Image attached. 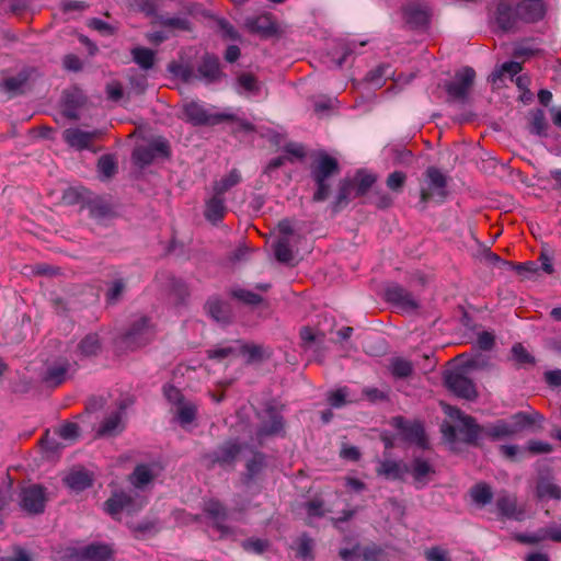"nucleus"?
I'll list each match as a JSON object with an SVG mask.
<instances>
[{
	"mask_svg": "<svg viewBox=\"0 0 561 561\" xmlns=\"http://www.w3.org/2000/svg\"><path fill=\"white\" fill-rule=\"evenodd\" d=\"M139 503L130 492H114L105 502L104 511L114 519L124 523L135 534L140 531Z\"/></svg>",
	"mask_w": 561,
	"mask_h": 561,
	"instance_id": "nucleus-1",
	"label": "nucleus"
},
{
	"mask_svg": "<svg viewBox=\"0 0 561 561\" xmlns=\"http://www.w3.org/2000/svg\"><path fill=\"white\" fill-rule=\"evenodd\" d=\"M339 173V161L327 152H320L310 165V176L316 185L312 202L321 203L329 198L332 188L331 179Z\"/></svg>",
	"mask_w": 561,
	"mask_h": 561,
	"instance_id": "nucleus-2",
	"label": "nucleus"
},
{
	"mask_svg": "<svg viewBox=\"0 0 561 561\" xmlns=\"http://www.w3.org/2000/svg\"><path fill=\"white\" fill-rule=\"evenodd\" d=\"M476 71L471 67H463L455 72L451 80L444 83L448 101L466 103L474 84Z\"/></svg>",
	"mask_w": 561,
	"mask_h": 561,
	"instance_id": "nucleus-3",
	"label": "nucleus"
},
{
	"mask_svg": "<svg viewBox=\"0 0 561 561\" xmlns=\"http://www.w3.org/2000/svg\"><path fill=\"white\" fill-rule=\"evenodd\" d=\"M446 412L449 417L459 422L458 434L460 435V440L469 445L479 446L480 440L484 438V425L478 424L473 416L463 414L457 408L448 407Z\"/></svg>",
	"mask_w": 561,
	"mask_h": 561,
	"instance_id": "nucleus-4",
	"label": "nucleus"
},
{
	"mask_svg": "<svg viewBox=\"0 0 561 561\" xmlns=\"http://www.w3.org/2000/svg\"><path fill=\"white\" fill-rule=\"evenodd\" d=\"M47 490L41 484H30L19 491V505L28 515H39L45 512Z\"/></svg>",
	"mask_w": 561,
	"mask_h": 561,
	"instance_id": "nucleus-5",
	"label": "nucleus"
},
{
	"mask_svg": "<svg viewBox=\"0 0 561 561\" xmlns=\"http://www.w3.org/2000/svg\"><path fill=\"white\" fill-rule=\"evenodd\" d=\"M243 449V445L237 439H229L219 445L214 451L204 455L208 468L218 465L221 468L233 467Z\"/></svg>",
	"mask_w": 561,
	"mask_h": 561,
	"instance_id": "nucleus-6",
	"label": "nucleus"
},
{
	"mask_svg": "<svg viewBox=\"0 0 561 561\" xmlns=\"http://www.w3.org/2000/svg\"><path fill=\"white\" fill-rule=\"evenodd\" d=\"M426 187H421L420 198L425 209L426 204L434 197H437L439 202H443L447 196V179L436 167L427 168L425 172Z\"/></svg>",
	"mask_w": 561,
	"mask_h": 561,
	"instance_id": "nucleus-7",
	"label": "nucleus"
},
{
	"mask_svg": "<svg viewBox=\"0 0 561 561\" xmlns=\"http://www.w3.org/2000/svg\"><path fill=\"white\" fill-rule=\"evenodd\" d=\"M184 121L194 126L216 125L227 119H232L229 114H209L203 105L197 102H188L183 105Z\"/></svg>",
	"mask_w": 561,
	"mask_h": 561,
	"instance_id": "nucleus-8",
	"label": "nucleus"
},
{
	"mask_svg": "<svg viewBox=\"0 0 561 561\" xmlns=\"http://www.w3.org/2000/svg\"><path fill=\"white\" fill-rule=\"evenodd\" d=\"M135 403V400L126 397L122 399L117 405V409L111 412L100 424L98 428V436H113L123 431V420L126 414V410Z\"/></svg>",
	"mask_w": 561,
	"mask_h": 561,
	"instance_id": "nucleus-9",
	"label": "nucleus"
},
{
	"mask_svg": "<svg viewBox=\"0 0 561 561\" xmlns=\"http://www.w3.org/2000/svg\"><path fill=\"white\" fill-rule=\"evenodd\" d=\"M171 158V146L164 137H154L142 146V167L151 163H163Z\"/></svg>",
	"mask_w": 561,
	"mask_h": 561,
	"instance_id": "nucleus-10",
	"label": "nucleus"
},
{
	"mask_svg": "<svg viewBox=\"0 0 561 561\" xmlns=\"http://www.w3.org/2000/svg\"><path fill=\"white\" fill-rule=\"evenodd\" d=\"M393 425L400 430L404 440L414 444L422 449H426L428 447V442L422 423L407 421L402 416H397L393 419Z\"/></svg>",
	"mask_w": 561,
	"mask_h": 561,
	"instance_id": "nucleus-11",
	"label": "nucleus"
},
{
	"mask_svg": "<svg viewBox=\"0 0 561 561\" xmlns=\"http://www.w3.org/2000/svg\"><path fill=\"white\" fill-rule=\"evenodd\" d=\"M495 22L504 32H516L522 24L516 4L508 0H501L496 5Z\"/></svg>",
	"mask_w": 561,
	"mask_h": 561,
	"instance_id": "nucleus-12",
	"label": "nucleus"
},
{
	"mask_svg": "<svg viewBox=\"0 0 561 561\" xmlns=\"http://www.w3.org/2000/svg\"><path fill=\"white\" fill-rule=\"evenodd\" d=\"M508 420L516 436L524 431L537 432L541 430L545 417L537 411H520L511 415Z\"/></svg>",
	"mask_w": 561,
	"mask_h": 561,
	"instance_id": "nucleus-13",
	"label": "nucleus"
},
{
	"mask_svg": "<svg viewBox=\"0 0 561 561\" xmlns=\"http://www.w3.org/2000/svg\"><path fill=\"white\" fill-rule=\"evenodd\" d=\"M445 385L459 398L471 401L478 397V392L472 380L461 373L448 374L445 378Z\"/></svg>",
	"mask_w": 561,
	"mask_h": 561,
	"instance_id": "nucleus-14",
	"label": "nucleus"
},
{
	"mask_svg": "<svg viewBox=\"0 0 561 561\" xmlns=\"http://www.w3.org/2000/svg\"><path fill=\"white\" fill-rule=\"evenodd\" d=\"M284 428L283 416L272 407H268L261 416V424L256 436L261 440L266 436L277 435Z\"/></svg>",
	"mask_w": 561,
	"mask_h": 561,
	"instance_id": "nucleus-15",
	"label": "nucleus"
},
{
	"mask_svg": "<svg viewBox=\"0 0 561 561\" xmlns=\"http://www.w3.org/2000/svg\"><path fill=\"white\" fill-rule=\"evenodd\" d=\"M386 299L404 311H412L419 308V304L413 295L397 284L386 289Z\"/></svg>",
	"mask_w": 561,
	"mask_h": 561,
	"instance_id": "nucleus-16",
	"label": "nucleus"
},
{
	"mask_svg": "<svg viewBox=\"0 0 561 561\" xmlns=\"http://www.w3.org/2000/svg\"><path fill=\"white\" fill-rule=\"evenodd\" d=\"M244 25L250 33L265 38L273 36L277 32V25L270 13L247 18Z\"/></svg>",
	"mask_w": 561,
	"mask_h": 561,
	"instance_id": "nucleus-17",
	"label": "nucleus"
},
{
	"mask_svg": "<svg viewBox=\"0 0 561 561\" xmlns=\"http://www.w3.org/2000/svg\"><path fill=\"white\" fill-rule=\"evenodd\" d=\"M409 466L408 473L413 478L416 489L424 488L435 474L434 467L424 458L415 457Z\"/></svg>",
	"mask_w": 561,
	"mask_h": 561,
	"instance_id": "nucleus-18",
	"label": "nucleus"
},
{
	"mask_svg": "<svg viewBox=\"0 0 561 561\" xmlns=\"http://www.w3.org/2000/svg\"><path fill=\"white\" fill-rule=\"evenodd\" d=\"M496 508L503 517L508 519L522 520L525 515V510L518 506L516 496L506 492L497 495Z\"/></svg>",
	"mask_w": 561,
	"mask_h": 561,
	"instance_id": "nucleus-19",
	"label": "nucleus"
},
{
	"mask_svg": "<svg viewBox=\"0 0 561 561\" xmlns=\"http://www.w3.org/2000/svg\"><path fill=\"white\" fill-rule=\"evenodd\" d=\"M515 4L522 24L535 23L545 15V5L541 0H522Z\"/></svg>",
	"mask_w": 561,
	"mask_h": 561,
	"instance_id": "nucleus-20",
	"label": "nucleus"
},
{
	"mask_svg": "<svg viewBox=\"0 0 561 561\" xmlns=\"http://www.w3.org/2000/svg\"><path fill=\"white\" fill-rule=\"evenodd\" d=\"M115 346L119 352L136 351L140 346V320L134 321L121 333Z\"/></svg>",
	"mask_w": 561,
	"mask_h": 561,
	"instance_id": "nucleus-21",
	"label": "nucleus"
},
{
	"mask_svg": "<svg viewBox=\"0 0 561 561\" xmlns=\"http://www.w3.org/2000/svg\"><path fill=\"white\" fill-rule=\"evenodd\" d=\"M234 344H237L238 355L244 356L247 364L261 363L271 356V352L262 345L245 343L242 340H236Z\"/></svg>",
	"mask_w": 561,
	"mask_h": 561,
	"instance_id": "nucleus-22",
	"label": "nucleus"
},
{
	"mask_svg": "<svg viewBox=\"0 0 561 561\" xmlns=\"http://www.w3.org/2000/svg\"><path fill=\"white\" fill-rule=\"evenodd\" d=\"M227 213L226 198L222 196L213 195L205 201L204 216L207 221L217 225L222 221Z\"/></svg>",
	"mask_w": 561,
	"mask_h": 561,
	"instance_id": "nucleus-23",
	"label": "nucleus"
},
{
	"mask_svg": "<svg viewBox=\"0 0 561 561\" xmlns=\"http://www.w3.org/2000/svg\"><path fill=\"white\" fill-rule=\"evenodd\" d=\"M267 455L262 451H254L252 457L245 462V472L242 477V482L245 485H249L267 468Z\"/></svg>",
	"mask_w": 561,
	"mask_h": 561,
	"instance_id": "nucleus-24",
	"label": "nucleus"
},
{
	"mask_svg": "<svg viewBox=\"0 0 561 561\" xmlns=\"http://www.w3.org/2000/svg\"><path fill=\"white\" fill-rule=\"evenodd\" d=\"M79 561H107L112 558V550L104 543H90L77 551Z\"/></svg>",
	"mask_w": 561,
	"mask_h": 561,
	"instance_id": "nucleus-25",
	"label": "nucleus"
},
{
	"mask_svg": "<svg viewBox=\"0 0 561 561\" xmlns=\"http://www.w3.org/2000/svg\"><path fill=\"white\" fill-rule=\"evenodd\" d=\"M205 513H207L214 520V526L221 535L232 534V530L229 526L225 525L227 519V511L226 507L217 500H210L205 504L204 508Z\"/></svg>",
	"mask_w": 561,
	"mask_h": 561,
	"instance_id": "nucleus-26",
	"label": "nucleus"
},
{
	"mask_svg": "<svg viewBox=\"0 0 561 561\" xmlns=\"http://www.w3.org/2000/svg\"><path fill=\"white\" fill-rule=\"evenodd\" d=\"M404 21L411 27L425 26L430 21V11L425 5L421 4H407L402 9Z\"/></svg>",
	"mask_w": 561,
	"mask_h": 561,
	"instance_id": "nucleus-27",
	"label": "nucleus"
},
{
	"mask_svg": "<svg viewBox=\"0 0 561 561\" xmlns=\"http://www.w3.org/2000/svg\"><path fill=\"white\" fill-rule=\"evenodd\" d=\"M36 75L37 70L35 68L24 67L15 76L5 78L3 80V88L8 92L20 93Z\"/></svg>",
	"mask_w": 561,
	"mask_h": 561,
	"instance_id": "nucleus-28",
	"label": "nucleus"
},
{
	"mask_svg": "<svg viewBox=\"0 0 561 561\" xmlns=\"http://www.w3.org/2000/svg\"><path fill=\"white\" fill-rule=\"evenodd\" d=\"M62 481L72 491L81 492L92 485L93 477L85 469H73L62 478Z\"/></svg>",
	"mask_w": 561,
	"mask_h": 561,
	"instance_id": "nucleus-29",
	"label": "nucleus"
},
{
	"mask_svg": "<svg viewBox=\"0 0 561 561\" xmlns=\"http://www.w3.org/2000/svg\"><path fill=\"white\" fill-rule=\"evenodd\" d=\"M95 133L84 131L79 128H68L64 131V140L72 148L77 150H83L89 148L90 142L93 140Z\"/></svg>",
	"mask_w": 561,
	"mask_h": 561,
	"instance_id": "nucleus-30",
	"label": "nucleus"
},
{
	"mask_svg": "<svg viewBox=\"0 0 561 561\" xmlns=\"http://www.w3.org/2000/svg\"><path fill=\"white\" fill-rule=\"evenodd\" d=\"M409 466L401 461L383 460L380 461L376 468L378 476H382L388 480H402L404 474L408 473Z\"/></svg>",
	"mask_w": 561,
	"mask_h": 561,
	"instance_id": "nucleus-31",
	"label": "nucleus"
},
{
	"mask_svg": "<svg viewBox=\"0 0 561 561\" xmlns=\"http://www.w3.org/2000/svg\"><path fill=\"white\" fill-rule=\"evenodd\" d=\"M198 76L207 83L215 82L220 79L222 72L220 70L219 60L215 56L206 55L197 69Z\"/></svg>",
	"mask_w": 561,
	"mask_h": 561,
	"instance_id": "nucleus-32",
	"label": "nucleus"
},
{
	"mask_svg": "<svg viewBox=\"0 0 561 561\" xmlns=\"http://www.w3.org/2000/svg\"><path fill=\"white\" fill-rule=\"evenodd\" d=\"M207 313L217 322L229 323L232 318L230 306L217 297H211L206 302Z\"/></svg>",
	"mask_w": 561,
	"mask_h": 561,
	"instance_id": "nucleus-33",
	"label": "nucleus"
},
{
	"mask_svg": "<svg viewBox=\"0 0 561 561\" xmlns=\"http://www.w3.org/2000/svg\"><path fill=\"white\" fill-rule=\"evenodd\" d=\"M514 436L510 420L501 419L484 425V438L486 437L492 440H499Z\"/></svg>",
	"mask_w": 561,
	"mask_h": 561,
	"instance_id": "nucleus-34",
	"label": "nucleus"
},
{
	"mask_svg": "<svg viewBox=\"0 0 561 561\" xmlns=\"http://www.w3.org/2000/svg\"><path fill=\"white\" fill-rule=\"evenodd\" d=\"M355 194V185L352 179H343L339 183L337 195L332 205L333 211H339L343 207H345L352 198H354Z\"/></svg>",
	"mask_w": 561,
	"mask_h": 561,
	"instance_id": "nucleus-35",
	"label": "nucleus"
},
{
	"mask_svg": "<svg viewBox=\"0 0 561 561\" xmlns=\"http://www.w3.org/2000/svg\"><path fill=\"white\" fill-rule=\"evenodd\" d=\"M69 367L70 364L67 360L48 366L44 381L53 387L61 385L67 379Z\"/></svg>",
	"mask_w": 561,
	"mask_h": 561,
	"instance_id": "nucleus-36",
	"label": "nucleus"
},
{
	"mask_svg": "<svg viewBox=\"0 0 561 561\" xmlns=\"http://www.w3.org/2000/svg\"><path fill=\"white\" fill-rule=\"evenodd\" d=\"M242 180L241 173L238 169H232L226 176L213 183V193L217 196L225 197V194Z\"/></svg>",
	"mask_w": 561,
	"mask_h": 561,
	"instance_id": "nucleus-37",
	"label": "nucleus"
},
{
	"mask_svg": "<svg viewBox=\"0 0 561 561\" xmlns=\"http://www.w3.org/2000/svg\"><path fill=\"white\" fill-rule=\"evenodd\" d=\"M118 167L113 154H103L96 163V171L101 181H108L117 173Z\"/></svg>",
	"mask_w": 561,
	"mask_h": 561,
	"instance_id": "nucleus-38",
	"label": "nucleus"
},
{
	"mask_svg": "<svg viewBox=\"0 0 561 561\" xmlns=\"http://www.w3.org/2000/svg\"><path fill=\"white\" fill-rule=\"evenodd\" d=\"M102 348V342L98 333L87 334L78 344V350L82 356H96Z\"/></svg>",
	"mask_w": 561,
	"mask_h": 561,
	"instance_id": "nucleus-39",
	"label": "nucleus"
},
{
	"mask_svg": "<svg viewBox=\"0 0 561 561\" xmlns=\"http://www.w3.org/2000/svg\"><path fill=\"white\" fill-rule=\"evenodd\" d=\"M539 500H561V488L548 479H540L536 486Z\"/></svg>",
	"mask_w": 561,
	"mask_h": 561,
	"instance_id": "nucleus-40",
	"label": "nucleus"
},
{
	"mask_svg": "<svg viewBox=\"0 0 561 561\" xmlns=\"http://www.w3.org/2000/svg\"><path fill=\"white\" fill-rule=\"evenodd\" d=\"M158 25L167 28L170 32H191L192 22L184 16H165L160 18Z\"/></svg>",
	"mask_w": 561,
	"mask_h": 561,
	"instance_id": "nucleus-41",
	"label": "nucleus"
},
{
	"mask_svg": "<svg viewBox=\"0 0 561 561\" xmlns=\"http://www.w3.org/2000/svg\"><path fill=\"white\" fill-rule=\"evenodd\" d=\"M389 369L394 378L404 379L413 374L414 367L412 362L405 358L393 357L390 360Z\"/></svg>",
	"mask_w": 561,
	"mask_h": 561,
	"instance_id": "nucleus-42",
	"label": "nucleus"
},
{
	"mask_svg": "<svg viewBox=\"0 0 561 561\" xmlns=\"http://www.w3.org/2000/svg\"><path fill=\"white\" fill-rule=\"evenodd\" d=\"M355 185L354 196H364L377 181V176L365 171H357L352 179Z\"/></svg>",
	"mask_w": 561,
	"mask_h": 561,
	"instance_id": "nucleus-43",
	"label": "nucleus"
},
{
	"mask_svg": "<svg viewBox=\"0 0 561 561\" xmlns=\"http://www.w3.org/2000/svg\"><path fill=\"white\" fill-rule=\"evenodd\" d=\"M164 470V465L161 459L151 462L142 463V491L146 486L158 479Z\"/></svg>",
	"mask_w": 561,
	"mask_h": 561,
	"instance_id": "nucleus-44",
	"label": "nucleus"
},
{
	"mask_svg": "<svg viewBox=\"0 0 561 561\" xmlns=\"http://www.w3.org/2000/svg\"><path fill=\"white\" fill-rule=\"evenodd\" d=\"M176 408V417L182 426L191 424L196 419L197 407L194 402L185 400Z\"/></svg>",
	"mask_w": 561,
	"mask_h": 561,
	"instance_id": "nucleus-45",
	"label": "nucleus"
},
{
	"mask_svg": "<svg viewBox=\"0 0 561 561\" xmlns=\"http://www.w3.org/2000/svg\"><path fill=\"white\" fill-rule=\"evenodd\" d=\"M126 289V283L122 278L114 279L106 293H105V301L107 306L116 305L123 297Z\"/></svg>",
	"mask_w": 561,
	"mask_h": 561,
	"instance_id": "nucleus-46",
	"label": "nucleus"
},
{
	"mask_svg": "<svg viewBox=\"0 0 561 561\" xmlns=\"http://www.w3.org/2000/svg\"><path fill=\"white\" fill-rule=\"evenodd\" d=\"M552 526L540 528L533 534H519L516 536L517 541L526 545H537L546 539L551 540Z\"/></svg>",
	"mask_w": 561,
	"mask_h": 561,
	"instance_id": "nucleus-47",
	"label": "nucleus"
},
{
	"mask_svg": "<svg viewBox=\"0 0 561 561\" xmlns=\"http://www.w3.org/2000/svg\"><path fill=\"white\" fill-rule=\"evenodd\" d=\"M470 494L472 501L480 506L489 504L493 497L491 488L485 483H478L474 486H472L470 490Z\"/></svg>",
	"mask_w": 561,
	"mask_h": 561,
	"instance_id": "nucleus-48",
	"label": "nucleus"
},
{
	"mask_svg": "<svg viewBox=\"0 0 561 561\" xmlns=\"http://www.w3.org/2000/svg\"><path fill=\"white\" fill-rule=\"evenodd\" d=\"M275 257L280 263L289 264L294 261V251L288 238H280L274 245Z\"/></svg>",
	"mask_w": 561,
	"mask_h": 561,
	"instance_id": "nucleus-49",
	"label": "nucleus"
},
{
	"mask_svg": "<svg viewBox=\"0 0 561 561\" xmlns=\"http://www.w3.org/2000/svg\"><path fill=\"white\" fill-rule=\"evenodd\" d=\"M512 358L518 367L534 366L536 363L535 357L520 343L513 345Z\"/></svg>",
	"mask_w": 561,
	"mask_h": 561,
	"instance_id": "nucleus-50",
	"label": "nucleus"
},
{
	"mask_svg": "<svg viewBox=\"0 0 561 561\" xmlns=\"http://www.w3.org/2000/svg\"><path fill=\"white\" fill-rule=\"evenodd\" d=\"M391 75L389 65H379L366 75L365 80L374 87L380 88L383 85L385 79Z\"/></svg>",
	"mask_w": 561,
	"mask_h": 561,
	"instance_id": "nucleus-51",
	"label": "nucleus"
},
{
	"mask_svg": "<svg viewBox=\"0 0 561 561\" xmlns=\"http://www.w3.org/2000/svg\"><path fill=\"white\" fill-rule=\"evenodd\" d=\"M522 64L518 61H506L504 62L499 70H495L491 73L490 80L492 83H496L502 79L504 73H508L510 76H515L522 71Z\"/></svg>",
	"mask_w": 561,
	"mask_h": 561,
	"instance_id": "nucleus-52",
	"label": "nucleus"
},
{
	"mask_svg": "<svg viewBox=\"0 0 561 561\" xmlns=\"http://www.w3.org/2000/svg\"><path fill=\"white\" fill-rule=\"evenodd\" d=\"M206 355L209 359L221 362L228 357L238 355L237 344L209 348L206 351Z\"/></svg>",
	"mask_w": 561,
	"mask_h": 561,
	"instance_id": "nucleus-53",
	"label": "nucleus"
},
{
	"mask_svg": "<svg viewBox=\"0 0 561 561\" xmlns=\"http://www.w3.org/2000/svg\"><path fill=\"white\" fill-rule=\"evenodd\" d=\"M314 541L308 535L304 534L298 539L297 557L302 560H312Z\"/></svg>",
	"mask_w": 561,
	"mask_h": 561,
	"instance_id": "nucleus-54",
	"label": "nucleus"
},
{
	"mask_svg": "<svg viewBox=\"0 0 561 561\" xmlns=\"http://www.w3.org/2000/svg\"><path fill=\"white\" fill-rule=\"evenodd\" d=\"M88 207H89L90 216L95 219H104V218L108 217L112 213L111 206L102 199L91 201L89 203Z\"/></svg>",
	"mask_w": 561,
	"mask_h": 561,
	"instance_id": "nucleus-55",
	"label": "nucleus"
},
{
	"mask_svg": "<svg viewBox=\"0 0 561 561\" xmlns=\"http://www.w3.org/2000/svg\"><path fill=\"white\" fill-rule=\"evenodd\" d=\"M167 287L178 301H183L188 296V289L181 279L170 277Z\"/></svg>",
	"mask_w": 561,
	"mask_h": 561,
	"instance_id": "nucleus-56",
	"label": "nucleus"
},
{
	"mask_svg": "<svg viewBox=\"0 0 561 561\" xmlns=\"http://www.w3.org/2000/svg\"><path fill=\"white\" fill-rule=\"evenodd\" d=\"M142 13L147 18H150L149 25L151 27L158 26L160 18L163 16V14L159 12L158 4L154 0H142Z\"/></svg>",
	"mask_w": 561,
	"mask_h": 561,
	"instance_id": "nucleus-57",
	"label": "nucleus"
},
{
	"mask_svg": "<svg viewBox=\"0 0 561 561\" xmlns=\"http://www.w3.org/2000/svg\"><path fill=\"white\" fill-rule=\"evenodd\" d=\"M547 127L548 124L545 117V113L541 110L534 112L531 115L530 131L538 136H542L546 135Z\"/></svg>",
	"mask_w": 561,
	"mask_h": 561,
	"instance_id": "nucleus-58",
	"label": "nucleus"
},
{
	"mask_svg": "<svg viewBox=\"0 0 561 561\" xmlns=\"http://www.w3.org/2000/svg\"><path fill=\"white\" fill-rule=\"evenodd\" d=\"M237 82L240 88L250 93H257L260 91V84L257 79L248 72H242L238 76Z\"/></svg>",
	"mask_w": 561,
	"mask_h": 561,
	"instance_id": "nucleus-59",
	"label": "nucleus"
},
{
	"mask_svg": "<svg viewBox=\"0 0 561 561\" xmlns=\"http://www.w3.org/2000/svg\"><path fill=\"white\" fill-rule=\"evenodd\" d=\"M407 181V175L402 171H394L387 178L386 184L394 193H401Z\"/></svg>",
	"mask_w": 561,
	"mask_h": 561,
	"instance_id": "nucleus-60",
	"label": "nucleus"
},
{
	"mask_svg": "<svg viewBox=\"0 0 561 561\" xmlns=\"http://www.w3.org/2000/svg\"><path fill=\"white\" fill-rule=\"evenodd\" d=\"M232 296L245 305L251 306L260 305L263 301L262 296L247 289H236L232 291Z\"/></svg>",
	"mask_w": 561,
	"mask_h": 561,
	"instance_id": "nucleus-61",
	"label": "nucleus"
},
{
	"mask_svg": "<svg viewBox=\"0 0 561 561\" xmlns=\"http://www.w3.org/2000/svg\"><path fill=\"white\" fill-rule=\"evenodd\" d=\"M169 71L175 77L181 78L183 81L188 82L194 77L193 69L190 66H185L178 62H170L168 66Z\"/></svg>",
	"mask_w": 561,
	"mask_h": 561,
	"instance_id": "nucleus-62",
	"label": "nucleus"
},
{
	"mask_svg": "<svg viewBox=\"0 0 561 561\" xmlns=\"http://www.w3.org/2000/svg\"><path fill=\"white\" fill-rule=\"evenodd\" d=\"M527 450L533 455H541L550 454L553 450V447L547 442L530 439L527 443Z\"/></svg>",
	"mask_w": 561,
	"mask_h": 561,
	"instance_id": "nucleus-63",
	"label": "nucleus"
},
{
	"mask_svg": "<svg viewBox=\"0 0 561 561\" xmlns=\"http://www.w3.org/2000/svg\"><path fill=\"white\" fill-rule=\"evenodd\" d=\"M242 547L245 551L261 554L267 549L268 542L263 539H248L242 542Z\"/></svg>",
	"mask_w": 561,
	"mask_h": 561,
	"instance_id": "nucleus-64",
	"label": "nucleus"
}]
</instances>
